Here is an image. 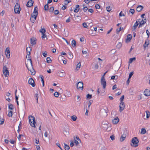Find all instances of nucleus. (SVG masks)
I'll return each instance as SVG.
<instances>
[{
    "label": "nucleus",
    "mask_w": 150,
    "mask_h": 150,
    "mask_svg": "<svg viewBox=\"0 0 150 150\" xmlns=\"http://www.w3.org/2000/svg\"><path fill=\"white\" fill-rule=\"evenodd\" d=\"M81 142V141L78 137H76L75 138H74V143H75L76 146Z\"/></svg>",
    "instance_id": "ddd939ff"
},
{
    "label": "nucleus",
    "mask_w": 150,
    "mask_h": 150,
    "mask_svg": "<svg viewBox=\"0 0 150 150\" xmlns=\"http://www.w3.org/2000/svg\"><path fill=\"white\" fill-rule=\"evenodd\" d=\"M77 88L78 89L82 90L83 88V83L81 81L79 82L77 84Z\"/></svg>",
    "instance_id": "0eeeda50"
},
{
    "label": "nucleus",
    "mask_w": 150,
    "mask_h": 150,
    "mask_svg": "<svg viewBox=\"0 0 150 150\" xmlns=\"http://www.w3.org/2000/svg\"><path fill=\"white\" fill-rule=\"evenodd\" d=\"M136 59V58L135 57H134L133 58H131L129 59V63H131L132 62V61L133 60H134Z\"/></svg>",
    "instance_id": "4c0bfd02"
},
{
    "label": "nucleus",
    "mask_w": 150,
    "mask_h": 150,
    "mask_svg": "<svg viewBox=\"0 0 150 150\" xmlns=\"http://www.w3.org/2000/svg\"><path fill=\"white\" fill-rule=\"evenodd\" d=\"M17 2L14 7V12L15 13L19 14L21 8H20V5Z\"/></svg>",
    "instance_id": "7ed1b4c3"
},
{
    "label": "nucleus",
    "mask_w": 150,
    "mask_h": 150,
    "mask_svg": "<svg viewBox=\"0 0 150 150\" xmlns=\"http://www.w3.org/2000/svg\"><path fill=\"white\" fill-rule=\"evenodd\" d=\"M146 32L147 35L148 36L147 38H148L149 36L150 33L148 30H146Z\"/></svg>",
    "instance_id": "bf43d9fd"
},
{
    "label": "nucleus",
    "mask_w": 150,
    "mask_h": 150,
    "mask_svg": "<svg viewBox=\"0 0 150 150\" xmlns=\"http://www.w3.org/2000/svg\"><path fill=\"white\" fill-rule=\"evenodd\" d=\"M30 55L28 56V61L29 62V63H27V64H26V65L28 70L29 71H30L31 72L32 74L33 73L32 71H33L34 69H33V66L32 65V61L31 59H30Z\"/></svg>",
    "instance_id": "f257e3e1"
},
{
    "label": "nucleus",
    "mask_w": 150,
    "mask_h": 150,
    "mask_svg": "<svg viewBox=\"0 0 150 150\" xmlns=\"http://www.w3.org/2000/svg\"><path fill=\"white\" fill-rule=\"evenodd\" d=\"M47 62L48 63H50L51 62L52 60L50 57H47L46 59Z\"/></svg>",
    "instance_id": "473e14b6"
},
{
    "label": "nucleus",
    "mask_w": 150,
    "mask_h": 150,
    "mask_svg": "<svg viewBox=\"0 0 150 150\" xmlns=\"http://www.w3.org/2000/svg\"><path fill=\"white\" fill-rule=\"evenodd\" d=\"M40 77L41 79V81L42 83L43 86L44 85V79H43V76L42 75H40Z\"/></svg>",
    "instance_id": "cd10ccee"
},
{
    "label": "nucleus",
    "mask_w": 150,
    "mask_h": 150,
    "mask_svg": "<svg viewBox=\"0 0 150 150\" xmlns=\"http://www.w3.org/2000/svg\"><path fill=\"white\" fill-rule=\"evenodd\" d=\"M146 132V129L144 128H142L141 129V133L144 134Z\"/></svg>",
    "instance_id": "c9c22d12"
},
{
    "label": "nucleus",
    "mask_w": 150,
    "mask_h": 150,
    "mask_svg": "<svg viewBox=\"0 0 150 150\" xmlns=\"http://www.w3.org/2000/svg\"><path fill=\"white\" fill-rule=\"evenodd\" d=\"M8 108L10 110H13L14 108L13 105L12 104L8 105Z\"/></svg>",
    "instance_id": "e433bc0d"
},
{
    "label": "nucleus",
    "mask_w": 150,
    "mask_h": 150,
    "mask_svg": "<svg viewBox=\"0 0 150 150\" xmlns=\"http://www.w3.org/2000/svg\"><path fill=\"white\" fill-rule=\"evenodd\" d=\"M132 38V36L130 34H129L127 36V38L126 39V40L127 41L128 40L129 41H130L131 40Z\"/></svg>",
    "instance_id": "bb28decb"
},
{
    "label": "nucleus",
    "mask_w": 150,
    "mask_h": 150,
    "mask_svg": "<svg viewBox=\"0 0 150 150\" xmlns=\"http://www.w3.org/2000/svg\"><path fill=\"white\" fill-rule=\"evenodd\" d=\"M38 15L35 14H32L31 15V17L30 18V20L33 23H34L35 22L36 18L37 17Z\"/></svg>",
    "instance_id": "9d476101"
},
{
    "label": "nucleus",
    "mask_w": 150,
    "mask_h": 150,
    "mask_svg": "<svg viewBox=\"0 0 150 150\" xmlns=\"http://www.w3.org/2000/svg\"><path fill=\"white\" fill-rule=\"evenodd\" d=\"M133 74V72H131L129 76V79L131 78V77L132 76V75Z\"/></svg>",
    "instance_id": "864d4df0"
},
{
    "label": "nucleus",
    "mask_w": 150,
    "mask_h": 150,
    "mask_svg": "<svg viewBox=\"0 0 150 150\" xmlns=\"http://www.w3.org/2000/svg\"><path fill=\"white\" fill-rule=\"evenodd\" d=\"M12 112L11 111H10L8 113V116L9 117H11L12 116Z\"/></svg>",
    "instance_id": "37998d69"
},
{
    "label": "nucleus",
    "mask_w": 150,
    "mask_h": 150,
    "mask_svg": "<svg viewBox=\"0 0 150 150\" xmlns=\"http://www.w3.org/2000/svg\"><path fill=\"white\" fill-rule=\"evenodd\" d=\"M93 102V101L92 100H91L89 101L88 103V108H89L90 105H91V104Z\"/></svg>",
    "instance_id": "58836bf2"
},
{
    "label": "nucleus",
    "mask_w": 150,
    "mask_h": 150,
    "mask_svg": "<svg viewBox=\"0 0 150 150\" xmlns=\"http://www.w3.org/2000/svg\"><path fill=\"white\" fill-rule=\"evenodd\" d=\"M72 45L73 47H74L76 45V42L74 40H73L72 41Z\"/></svg>",
    "instance_id": "c756f323"
},
{
    "label": "nucleus",
    "mask_w": 150,
    "mask_h": 150,
    "mask_svg": "<svg viewBox=\"0 0 150 150\" xmlns=\"http://www.w3.org/2000/svg\"><path fill=\"white\" fill-rule=\"evenodd\" d=\"M31 50V48L30 47H28L26 48L27 54L28 56L30 54Z\"/></svg>",
    "instance_id": "4be33fe9"
},
{
    "label": "nucleus",
    "mask_w": 150,
    "mask_h": 150,
    "mask_svg": "<svg viewBox=\"0 0 150 150\" xmlns=\"http://www.w3.org/2000/svg\"><path fill=\"white\" fill-rule=\"evenodd\" d=\"M125 137H126V136L124 135L123 137H121V138H120V141L121 142L123 141L125 139Z\"/></svg>",
    "instance_id": "de8ad7c7"
},
{
    "label": "nucleus",
    "mask_w": 150,
    "mask_h": 150,
    "mask_svg": "<svg viewBox=\"0 0 150 150\" xmlns=\"http://www.w3.org/2000/svg\"><path fill=\"white\" fill-rule=\"evenodd\" d=\"M129 12L132 13V14H133L134 12V9H131L129 10Z\"/></svg>",
    "instance_id": "4d7b16f0"
},
{
    "label": "nucleus",
    "mask_w": 150,
    "mask_h": 150,
    "mask_svg": "<svg viewBox=\"0 0 150 150\" xmlns=\"http://www.w3.org/2000/svg\"><path fill=\"white\" fill-rule=\"evenodd\" d=\"M35 142L36 144H38L39 143V139H35Z\"/></svg>",
    "instance_id": "69168bd1"
},
{
    "label": "nucleus",
    "mask_w": 150,
    "mask_h": 150,
    "mask_svg": "<svg viewBox=\"0 0 150 150\" xmlns=\"http://www.w3.org/2000/svg\"><path fill=\"white\" fill-rule=\"evenodd\" d=\"M40 32L42 34L45 33V30L44 28H42L41 30H40Z\"/></svg>",
    "instance_id": "a19ab883"
},
{
    "label": "nucleus",
    "mask_w": 150,
    "mask_h": 150,
    "mask_svg": "<svg viewBox=\"0 0 150 150\" xmlns=\"http://www.w3.org/2000/svg\"><path fill=\"white\" fill-rule=\"evenodd\" d=\"M35 98V99H36L37 100V103H38V95L37 93H36L35 94L34 96Z\"/></svg>",
    "instance_id": "2f4dec72"
},
{
    "label": "nucleus",
    "mask_w": 150,
    "mask_h": 150,
    "mask_svg": "<svg viewBox=\"0 0 150 150\" xmlns=\"http://www.w3.org/2000/svg\"><path fill=\"white\" fill-rule=\"evenodd\" d=\"M119 121V119L118 117H117L114 118L112 120V123L114 124H117Z\"/></svg>",
    "instance_id": "aec40b11"
},
{
    "label": "nucleus",
    "mask_w": 150,
    "mask_h": 150,
    "mask_svg": "<svg viewBox=\"0 0 150 150\" xmlns=\"http://www.w3.org/2000/svg\"><path fill=\"white\" fill-rule=\"evenodd\" d=\"M110 138L112 141L114 140L115 139V136H114L113 135H112L110 137Z\"/></svg>",
    "instance_id": "052dcab7"
},
{
    "label": "nucleus",
    "mask_w": 150,
    "mask_h": 150,
    "mask_svg": "<svg viewBox=\"0 0 150 150\" xmlns=\"http://www.w3.org/2000/svg\"><path fill=\"white\" fill-rule=\"evenodd\" d=\"M33 1L32 0H30L27 3L26 6L28 7H30L33 5Z\"/></svg>",
    "instance_id": "a211bd4d"
},
{
    "label": "nucleus",
    "mask_w": 150,
    "mask_h": 150,
    "mask_svg": "<svg viewBox=\"0 0 150 150\" xmlns=\"http://www.w3.org/2000/svg\"><path fill=\"white\" fill-rule=\"evenodd\" d=\"M141 19H138V22L139 23H141V24H144L146 22V19H143L142 18V20H141Z\"/></svg>",
    "instance_id": "412c9836"
},
{
    "label": "nucleus",
    "mask_w": 150,
    "mask_h": 150,
    "mask_svg": "<svg viewBox=\"0 0 150 150\" xmlns=\"http://www.w3.org/2000/svg\"><path fill=\"white\" fill-rule=\"evenodd\" d=\"M58 74L59 76L62 77L64 76L65 73L64 71L62 70L61 71H59L58 72Z\"/></svg>",
    "instance_id": "2eb2a0df"
},
{
    "label": "nucleus",
    "mask_w": 150,
    "mask_h": 150,
    "mask_svg": "<svg viewBox=\"0 0 150 150\" xmlns=\"http://www.w3.org/2000/svg\"><path fill=\"white\" fill-rule=\"evenodd\" d=\"M29 120L30 124L32 127H35V118L34 117L31 116L29 117Z\"/></svg>",
    "instance_id": "f03ea898"
},
{
    "label": "nucleus",
    "mask_w": 150,
    "mask_h": 150,
    "mask_svg": "<svg viewBox=\"0 0 150 150\" xmlns=\"http://www.w3.org/2000/svg\"><path fill=\"white\" fill-rule=\"evenodd\" d=\"M5 55L6 56V57L8 59L10 58V52L9 50V47H7L5 50Z\"/></svg>",
    "instance_id": "1a4fd4ad"
},
{
    "label": "nucleus",
    "mask_w": 150,
    "mask_h": 150,
    "mask_svg": "<svg viewBox=\"0 0 150 150\" xmlns=\"http://www.w3.org/2000/svg\"><path fill=\"white\" fill-rule=\"evenodd\" d=\"M123 29V27H120L119 29H117L116 30V31L117 33H119L120 31L121 30Z\"/></svg>",
    "instance_id": "603ef678"
},
{
    "label": "nucleus",
    "mask_w": 150,
    "mask_h": 150,
    "mask_svg": "<svg viewBox=\"0 0 150 150\" xmlns=\"http://www.w3.org/2000/svg\"><path fill=\"white\" fill-rule=\"evenodd\" d=\"M82 54H85V56H86L87 55V52L86 51L82 50Z\"/></svg>",
    "instance_id": "13d9d810"
},
{
    "label": "nucleus",
    "mask_w": 150,
    "mask_h": 150,
    "mask_svg": "<svg viewBox=\"0 0 150 150\" xmlns=\"http://www.w3.org/2000/svg\"><path fill=\"white\" fill-rule=\"evenodd\" d=\"M28 83L29 84L31 85L33 87H34L35 86V83L34 81L32 78H29L28 81Z\"/></svg>",
    "instance_id": "f8f14e48"
},
{
    "label": "nucleus",
    "mask_w": 150,
    "mask_h": 150,
    "mask_svg": "<svg viewBox=\"0 0 150 150\" xmlns=\"http://www.w3.org/2000/svg\"><path fill=\"white\" fill-rule=\"evenodd\" d=\"M0 125H2L4 123V120L3 119L1 118H0Z\"/></svg>",
    "instance_id": "c03bdc74"
},
{
    "label": "nucleus",
    "mask_w": 150,
    "mask_h": 150,
    "mask_svg": "<svg viewBox=\"0 0 150 150\" xmlns=\"http://www.w3.org/2000/svg\"><path fill=\"white\" fill-rule=\"evenodd\" d=\"M38 9L37 7H35L34 9V10L33 11V13L34 14L38 15Z\"/></svg>",
    "instance_id": "393cba45"
},
{
    "label": "nucleus",
    "mask_w": 150,
    "mask_h": 150,
    "mask_svg": "<svg viewBox=\"0 0 150 150\" xmlns=\"http://www.w3.org/2000/svg\"><path fill=\"white\" fill-rule=\"evenodd\" d=\"M79 5H76L75 6V8L74 10V11L75 13H77L79 11L80 9L79 8Z\"/></svg>",
    "instance_id": "b1692460"
},
{
    "label": "nucleus",
    "mask_w": 150,
    "mask_h": 150,
    "mask_svg": "<svg viewBox=\"0 0 150 150\" xmlns=\"http://www.w3.org/2000/svg\"><path fill=\"white\" fill-rule=\"evenodd\" d=\"M91 1V0H84V1L86 4H88L89 3L90 1Z\"/></svg>",
    "instance_id": "0e129e2a"
},
{
    "label": "nucleus",
    "mask_w": 150,
    "mask_h": 150,
    "mask_svg": "<svg viewBox=\"0 0 150 150\" xmlns=\"http://www.w3.org/2000/svg\"><path fill=\"white\" fill-rule=\"evenodd\" d=\"M144 94L146 96H149L150 95V91L149 90L146 89L144 91Z\"/></svg>",
    "instance_id": "dca6fc26"
},
{
    "label": "nucleus",
    "mask_w": 150,
    "mask_h": 150,
    "mask_svg": "<svg viewBox=\"0 0 150 150\" xmlns=\"http://www.w3.org/2000/svg\"><path fill=\"white\" fill-rule=\"evenodd\" d=\"M132 142L133 144L134 147H137L138 146L139 141L137 137L133 138L132 140Z\"/></svg>",
    "instance_id": "20e7f679"
},
{
    "label": "nucleus",
    "mask_w": 150,
    "mask_h": 150,
    "mask_svg": "<svg viewBox=\"0 0 150 150\" xmlns=\"http://www.w3.org/2000/svg\"><path fill=\"white\" fill-rule=\"evenodd\" d=\"M71 118L74 121H75L77 119V117L75 115H73L71 117Z\"/></svg>",
    "instance_id": "f704fd0d"
},
{
    "label": "nucleus",
    "mask_w": 150,
    "mask_h": 150,
    "mask_svg": "<svg viewBox=\"0 0 150 150\" xmlns=\"http://www.w3.org/2000/svg\"><path fill=\"white\" fill-rule=\"evenodd\" d=\"M100 83L101 85L103 86V89H105L106 88V83L104 77L103 76H102L101 78Z\"/></svg>",
    "instance_id": "423d86ee"
},
{
    "label": "nucleus",
    "mask_w": 150,
    "mask_h": 150,
    "mask_svg": "<svg viewBox=\"0 0 150 150\" xmlns=\"http://www.w3.org/2000/svg\"><path fill=\"white\" fill-rule=\"evenodd\" d=\"M71 1H68V0H65L64 1V4H65V5H67V4L69 2H70Z\"/></svg>",
    "instance_id": "338daca9"
},
{
    "label": "nucleus",
    "mask_w": 150,
    "mask_h": 150,
    "mask_svg": "<svg viewBox=\"0 0 150 150\" xmlns=\"http://www.w3.org/2000/svg\"><path fill=\"white\" fill-rule=\"evenodd\" d=\"M48 8V4H46L44 6V9L45 10H47Z\"/></svg>",
    "instance_id": "3c124183"
},
{
    "label": "nucleus",
    "mask_w": 150,
    "mask_h": 150,
    "mask_svg": "<svg viewBox=\"0 0 150 150\" xmlns=\"http://www.w3.org/2000/svg\"><path fill=\"white\" fill-rule=\"evenodd\" d=\"M92 98V95L89 94L86 95V98L87 99H90Z\"/></svg>",
    "instance_id": "ea45409f"
},
{
    "label": "nucleus",
    "mask_w": 150,
    "mask_h": 150,
    "mask_svg": "<svg viewBox=\"0 0 150 150\" xmlns=\"http://www.w3.org/2000/svg\"><path fill=\"white\" fill-rule=\"evenodd\" d=\"M143 7L141 5L138 6L137 8V10L138 12L141 11L143 9Z\"/></svg>",
    "instance_id": "5701e85b"
},
{
    "label": "nucleus",
    "mask_w": 150,
    "mask_h": 150,
    "mask_svg": "<svg viewBox=\"0 0 150 150\" xmlns=\"http://www.w3.org/2000/svg\"><path fill=\"white\" fill-rule=\"evenodd\" d=\"M73 55L71 52H69L68 55V57L70 59H72L73 58Z\"/></svg>",
    "instance_id": "a878e982"
},
{
    "label": "nucleus",
    "mask_w": 150,
    "mask_h": 150,
    "mask_svg": "<svg viewBox=\"0 0 150 150\" xmlns=\"http://www.w3.org/2000/svg\"><path fill=\"white\" fill-rule=\"evenodd\" d=\"M124 98V95H123L122 96L121 98H120V102H123V101Z\"/></svg>",
    "instance_id": "09e8293b"
},
{
    "label": "nucleus",
    "mask_w": 150,
    "mask_h": 150,
    "mask_svg": "<svg viewBox=\"0 0 150 150\" xmlns=\"http://www.w3.org/2000/svg\"><path fill=\"white\" fill-rule=\"evenodd\" d=\"M36 39L34 38H32L30 39V43L32 45H35L36 43Z\"/></svg>",
    "instance_id": "f3484780"
},
{
    "label": "nucleus",
    "mask_w": 150,
    "mask_h": 150,
    "mask_svg": "<svg viewBox=\"0 0 150 150\" xmlns=\"http://www.w3.org/2000/svg\"><path fill=\"white\" fill-rule=\"evenodd\" d=\"M105 125V126H107V127H108L106 129V130L107 131L109 132V131H110L111 130V127H109V126H108V125L107 124Z\"/></svg>",
    "instance_id": "79ce46f5"
},
{
    "label": "nucleus",
    "mask_w": 150,
    "mask_h": 150,
    "mask_svg": "<svg viewBox=\"0 0 150 150\" xmlns=\"http://www.w3.org/2000/svg\"><path fill=\"white\" fill-rule=\"evenodd\" d=\"M64 149L65 150H69L70 147L68 145L64 144Z\"/></svg>",
    "instance_id": "7c9ffc66"
},
{
    "label": "nucleus",
    "mask_w": 150,
    "mask_h": 150,
    "mask_svg": "<svg viewBox=\"0 0 150 150\" xmlns=\"http://www.w3.org/2000/svg\"><path fill=\"white\" fill-rule=\"evenodd\" d=\"M149 44V41L148 39H146L145 42L143 45L144 48V50L146 49V47H147Z\"/></svg>",
    "instance_id": "4468645a"
},
{
    "label": "nucleus",
    "mask_w": 150,
    "mask_h": 150,
    "mask_svg": "<svg viewBox=\"0 0 150 150\" xmlns=\"http://www.w3.org/2000/svg\"><path fill=\"white\" fill-rule=\"evenodd\" d=\"M54 10V7H51L50 8L49 10V11L50 12H52Z\"/></svg>",
    "instance_id": "5fc2aeb1"
},
{
    "label": "nucleus",
    "mask_w": 150,
    "mask_h": 150,
    "mask_svg": "<svg viewBox=\"0 0 150 150\" xmlns=\"http://www.w3.org/2000/svg\"><path fill=\"white\" fill-rule=\"evenodd\" d=\"M146 118H148L150 116V112L149 111L147 110L146 111Z\"/></svg>",
    "instance_id": "c85d7f7f"
},
{
    "label": "nucleus",
    "mask_w": 150,
    "mask_h": 150,
    "mask_svg": "<svg viewBox=\"0 0 150 150\" xmlns=\"http://www.w3.org/2000/svg\"><path fill=\"white\" fill-rule=\"evenodd\" d=\"M64 132L65 135L69 134V128L68 126H67L64 127Z\"/></svg>",
    "instance_id": "9b49d317"
},
{
    "label": "nucleus",
    "mask_w": 150,
    "mask_h": 150,
    "mask_svg": "<svg viewBox=\"0 0 150 150\" xmlns=\"http://www.w3.org/2000/svg\"><path fill=\"white\" fill-rule=\"evenodd\" d=\"M88 11L89 12H90L91 13H93V9L91 8L89 9L88 10Z\"/></svg>",
    "instance_id": "774afa93"
},
{
    "label": "nucleus",
    "mask_w": 150,
    "mask_h": 150,
    "mask_svg": "<svg viewBox=\"0 0 150 150\" xmlns=\"http://www.w3.org/2000/svg\"><path fill=\"white\" fill-rule=\"evenodd\" d=\"M125 104L124 102H120L119 105V111L121 112L124 109L125 107Z\"/></svg>",
    "instance_id": "6e6552de"
},
{
    "label": "nucleus",
    "mask_w": 150,
    "mask_h": 150,
    "mask_svg": "<svg viewBox=\"0 0 150 150\" xmlns=\"http://www.w3.org/2000/svg\"><path fill=\"white\" fill-rule=\"evenodd\" d=\"M82 25L83 27L85 28H87L88 27L86 23H84L82 24Z\"/></svg>",
    "instance_id": "6e6d98bb"
},
{
    "label": "nucleus",
    "mask_w": 150,
    "mask_h": 150,
    "mask_svg": "<svg viewBox=\"0 0 150 150\" xmlns=\"http://www.w3.org/2000/svg\"><path fill=\"white\" fill-rule=\"evenodd\" d=\"M59 12L57 10H55L54 11V13L55 15H57L59 14Z\"/></svg>",
    "instance_id": "49530a36"
},
{
    "label": "nucleus",
    "mask_w": 150,
    "mask_h": 150,
    "mask_svg": "<svg viewBox=\"0 0 150 150\" xmlns=\"http://www.w3.org/2000/svg\"><path fill=\"white\" fill-rule=\"evenodd\" d=\"M138 24L139 23H138V22L137 21L134 24L133 28H132V30L133 31L135 30L136 28L137 27Z\"/></svg>",
    "instance_id": "6ab92c4d"
},
{
    "label": "nucleus",
    "mask_w": 150,
    "mask_h": 150,
    "mask_svg": "<svg viewBox=\"0 0 150 150\" xmlns=\"http://www.w3.org/2000/svg\"><path fill=\"white\" fill-rule=\"evenodd\" d=\"M88 8L86 6L84 7L83 8V10L84 12H86L88 10Z\"/></svg>",
    "instance_id": "680f3d73"
},
{
    "label": "nucleus",
    "mask_w": 150,
    "mask_h": 150,
    "mask_svg": "<svg viewBox=\"0 0 150 150\" xmlns=\"http://www.w3.org/2000/svg\"><path fill=\"white\" fill-rule=\"evenodd\" d=\"M3 71V74L5 77H8L9 76V71L8 68L6 66H4Z\"/></svg>",
    "instance_id": "39448f33"
},
{
    "label": "nucleus",
    "mask_w": 150,
    "mask_h": 150,
    "mask_svg": "<svg viewBox=\"0 0 150 150\" xmlns=\"http://www.w3.org/2000/svg\"><path fill=\"white\" fill-rule=\"evenodd\" d=\"M95 8L96 9H99L100 8L99 5L98 4H96L95 6Z\"/></svg>",
    "instance_id": "8fccbe9b"
},
{
    "label": "nucleus",
    "mask_w": 150,
    "mask_h": 150,
    "mask_svg": "<svg viewBox=\"0 0 150 150\" xmlns=\"http://www.w3.org/2000/svg\"><path fill=\"white\" fill-rule=\"evenodd\" d=\"M81 64L80 62H79V63H78L76 67V69L78 70H79V68L81 67Z\"/></svg>",
    "instance_id": "72a5a7b5"
},
{
    "label": "nucleus",
    "mask_w": 150,
    "mask_h": 150,
    "mask_svg": "<svg viewBox=\"0 0 150 150\" xmlns=\"http://www.w3.org/2000/svg\"><path fill=\"white\" fill-rule=\"evenodd\" d=\"M59 93L57 92H55L54 94V96L56 97H58L59 96Z\"/></svg>",
    "instance_id": "a18cd8bd"
},
{
    "label": "nucleus",
    "mask_w": 150,
    "mask_h": 150,
    "mask_svg": "<svg viewBox=\"0 0 150 150\" xmlns=\"http://www.w3.org/2000/svg\"><path fill=\"white\" fill-rule=\"evenodd\" d=\"M107 11H110L111 10V9L110 8V6L107 7H106Z\"/></svg>",
    "instance_id": "e2e57ef3"
}]
</instances>
